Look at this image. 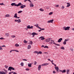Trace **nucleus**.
<instances>
[{"instance_id":"nucleus-15","label":"nucleus","mask_w":74,"mask_h":74,"mask_svg":"<svg viewBox=\"0 0 74 74\" xmlns=\"http://www.w3.org/2000/svg\"><path fill=\"white\" fill-rule=\"evenodd\" d=\"M63 40V39L62 38H60V39H59L58 41V42H60L61 41H62V40Z\"/></svg>"},{"instance_id":"nucleus-31","label":"nucleus","mask_w":74,"mask_h":74,"mask_svg":"<svg viewBox=\"0 0 74 74\" xmlns=\"http://www.w3.org/2000/svg\"><path fill=\"white\" fill-rule=\"evenodd\" d=\"M27 42L28 41L26 40H24L23 41V42L25 43H27Z\"/></svg>"},{"instance_id":"nucleus-51","label":"nucleus","mask_w":74,"mask_h":74,"mask_svg":"<svg viewBox=\"0 0 74 74\" xmlns=\"http://www.w3.org/2000/svg\"><path fill=\"white\" fill-rule=\"evenodd\" d=\"M34 65H36L37 64V62L36 61L34 62Z\"/></svg>"},{"instance_id":"nucleus-64","label":"nucleus","mask_w":74,"mask_h":74,"mask_svg":"<svg viewBox=\"0 0 74 74\" xmlns=\"http://www.w3.org/2000/svg\"><path fill=\"white\" fill-rule=\"evenodd\" d=\"M72 30H73V31H74V28L72 29Z\"/></svg>"},{"instance_id":"nucleus-59","label":"nucleus","mask_w":74,"mask_h":74,"mask_svg":"<svg viewBox=\"0 0 74 74\" xmlns=\"http://www.w3.org/2000/svg\"><path fill=\"white\" fill-rule=\"evenodd\" d=\"M27 1H29L30 3H32V1H30V0H27Z\"/></svg>"},{"instance_id":"nucleus-32","label":"nucleus","mask_w":74,"mask_h":74,"mask_svg":"<svg viewBox=\"0 0 74 74\" xmlns=\"http://www.w3.org/2000/svg\"><path fill=\"white\" fill-rule=\"evenodd\" d=\"M60 49H63V50H64V47H61Z\"/></svg>"},{"instance_id":"nucleus-9","label":"nucleus","mask_w":74,"mask_h":74,"mask_svg":"<svg viewBox=\"0 0 74 74\" xmlns=\"http://www.w3.org/2000/svg\"><path fill=\"white\" fill-rule=\"evenodd\" d=\"M5 36L7 37H8L10 36V34L9 33H5Z\"/></svg>"},{"instance_id":"nucleus-63","label":"nucleus","mask_w":74,"mask_h":74,"mask_svg":"<svg viewBox=\"0 0 74 74\" xmlns=\"http://www.w3.org/2000/svg\"><path fill=\"white\" fill-rule=\"evenodd\" d=\"M48 60L49 61H51V60L49 59H48Z\"/></svg>"},{"instance_id":"nucleus-61","label":"nucleus","mask_w":74,"mask_h":74,"mask_svg":"<svg viewBox=\"0 0 74 74\" xmlns=\"http://www.w3.org/2000/svg\"><path fill=\"white\" fill-rule=\"evenodd\" d=\"M41 47H44V48L45 47H44V45H42L41 46Z\"/></svg>"},{"instance_id":"nucleus-37","label":"nucleus","mask_w":74,"mask_h":74,"mask_svg":"<svg viewBox=\"0 0 74 74\" xmlns=\"http://www.w3.org/2000/svg\"><path fill=\"white\" fill-rule=\"evenodd\" d=\"M40 29V30H45V29L44 28H41L40 27L39 28Z\"/></svg>"},{"instance_id":"nucleus-20","label":"nucleus","mask_w":74,"mask_h":74,"mask_svg":"<svg viewBox=\"0 0 74 74\" xmlns=\"http://www.w3.org/2000/svg\"><path fill=\"white\" fill-rule=\"evenodd\" d=\"M53 44H54V45H56L57 46H60V44H57L56 43L54 42H53Z\"/></svg>"},{"instance_id":"nucleus-38","label":"nucleus","mask_w":74,"mask_h":74,"mask_svg":"<svg viewBox=\"0 0 74 74\" xmlns=\"http://www.w3.org/2000/svg\"><path fill=\"white\" fill-rule=\"evenodd\" d=\"M21 66H23V63L21 62Z\"/></svg>"},{"instance_id":"nucleus-28","label":"nucleus","mask_w":74,"mask_h":74,"mask_svg":"<svg viewBox=\"0 0 74 74\" xmlns=\"http://www.w3.org/2000/svg\"><path fill=\"white\" fill-rule=\"evenodd\" d=\"M70 71V70H69V69H67L66 70V73L67 74H69V72Z\"/></svg>"},{"instance_id":"nucleus-54","label":"nucleus","mask_w":74,"mask_h":74,"mask_svg":"<svg viewBox=\"0 0 74 74\" xmlns=\"http://www.w3.org/2000/svg\"><path fill=\"white\" fill-rule=\"evenodd\" d=\"M23 60L24 61H27V60H26L25 59H23Z\"/></svg>"},{"instance_id":"nucleus-10","label":"nucleus","mask_w":74,"mask_h":74,"mask_svg":"<svg viewBox=\"0 0 74 74\" xmlns=\"http://www.w3.org/2000/svg\"><path fill=\"white\" fill-rule=\"evenodd\" d=\"M51 39L50 38H48L46 40V42H48L49 41H51Z\"/></svg>"},{"instance_id":"nucleus-8","label":"nucleus","mask_w":74,"mask_h":74,"mask_svg":"<svg viewBox=\"0 0 74 74\" xmlns=\"http://www.w3.org/2000/svg\"><path fill=\"white\" fill-rule=\"evenodd\" d=\"M22 5V6H21L19 8H21V9L24 8V7H26V5H23V4H22V5Z\"/></svg>"},{"instance_id":"nucleus-62","label":"nucleus","mask_w":74,"mask_h":74,"mask_svg":"<svg viewBox=\"0 0 74 74\" xmlns=\"http://www.w3.org/2000/svg\"><path fill=\"white\" fill-rule=\"evenodd\" d=\"M13 74H17V73H16L15 72L13 73Z\"/></svg>"},{"instance_id":"nucleus-1","label":"nucleus","mask_w":74,"mask_h":74,"mask_svg":"<svg viewBox=\"0 0 74 74\" xmlns=\"http://www.w3.org/2000/svg\"><path fill=\"white\" fill-rule=\"evenodd\" d=\"M22 3H20L18 4H16L15 3H12L11 4V5H12V6H14H14H16V7H19V6H20V5H22V4H21Z\"/></svg>"},{"instance_id":"nucleus-57","label":"nucleus","mask_w":74,"mask_h":74,"mask_svg":"<svg viewBox=\"0 0 74 74\" xmlns=\"http://www.w3.org/2000/svg\"><path fill=\"white\" fill-rule=\"evenodd\" d=\"M70 50H71V51H73V49H71V48L70 49Z\"/></svg>"},{"instance_id":"nucleus-52","label":"nucleus","mask_w":74,"mask_h":74,"mask_svg":"<svg viewBox=\"0 0 74 74\" xmlns=\"http://www.w3.org/2000/svg\"><path fill=\"white\" fill-rule=\"evenodd\" d=\"M12 51H14V50H10V53H11V52H12Z\"/></svg>"},{"instance_id":"nucleus-25","label":"nucleus","mask_w":74,"mask_h":74,"mask_svg":"<svg viewBox=\"0 0 74 74\" xmlns=\"http://www.w3.org/2000/svg\"><path fill=\"white\" fill-rule=\"evenodd\" d=\"M17 16H17V14H16V13L14 15V18H17Z\"/></svg>"},{"instance_id":"nucleus-33","label":"nucleus","mask_w":74,"mask_h":74,"mask_svg":"<svg viewBox=\"0 0 74 74\" xmlns=\"http://www.w3.org/2000/svg\"><path fill=\"white\" fill-rule=\"evenodd\" d=\"M29 44L32 45L33 44V42L32 41H30V42L29 43Z\"/></svg>"},{"instance_id":"nucleus-21","label":"nucleus","mask_w":74,"mask_h":74,"mask_svg":"<svg viewBox=\"0 0 74 74\" xmlns=\"http://www.w3.org/2000/svg\"><path fill=\"white\" fill-rule=\"evenodd\" d=\"M15 46L16 47H19V45L18 44V43H16L15 44Z\"/></svg>"},{"instance_id":"nucleus-22","label":"nucleus","mask_w":74,"mask_h":74,"mask_svg":"<svg viewBox=\"0 0 74 74\" xmlns=\"http://www.w3.org/2000/svg\"><path fill=\"white\" fill-rule=\"evenodd\" d=\"M35 26H36V27H38V28L39 29H40V27L38 26V24H37L35 25Z\"/></svg>"},{"instance_id":"nucleus-39","label":"nucleus","mask_w":74,"mask_h":74,"mask_svg":"<svg viewBox=\"0 0 74 74\" xmlns=\"http://www.w3.org/2000/svg\"><path fill=\"white\" fill-rule=\"evenodd\" d=\"M52 14H53V12H51L49 14V15H51Z\"/></svg>"},{"instance_id":"nucleus-46","label":"nucleus","mask_w":74,"mask_h":74,"mask_svg":"<svg viewBox=\"0 0 74 74\" xmlns=\"http://www.w3.org/2000/svg\"><path fill=\"white\" fill-rule=\"evenodd\" d=\"M59 5H55V6L56 7H59Z\"/></svg>"},{"instance_id":"nucleus-42","label":"nucleus","mask_w":74,"mask_h":74,"mask_svg":"<svg viewBox=\"0 0 74 74\" xmlns=\"http://www.w3.org/2000/svg\"><path fill=\"white\" fill-rule=\"evenodd\" d=\"M8 66H7V65H5V68H6V69H8Z\"/></svg>"},{"instance_id":"nucleus-5","label":"nucleus","mask_w":74,"mask_h":74,"mask_svg":"<svg viewBox=\"0 0 74 74\" xmlns=\"http://www.w3.org/2000/svg\"><path fill=\"white\" fill-rule=\"evenodd\" d=\"M38 35V34H37L36 32H33L32 33V35H33L32 36L33 37H34L35 35Z\"/></svg>"},{"instance_id":"nucleus-44","label":"nucleus","mask_w":74,"mask_h":74,"mask_svg":"<svg viewBox=\"0 0 74 74\" xmlns=\"http://www.w3.org/2000/svg\"><path fill=\"white\" fill-rule=\"evenodd\" d=\"M14 51H15V52H19V51L17 50H14Z\"/></svg>"},{"instance_id":"nucleus-17","label":"nucleus","mask_w":74,"mask_h":74,"mask_svg":"<svg viewBox=\"0 0 74 74\" xmlns=\"http://www.w3.org/2000/svg\"><path fill=\"white\" fill-rule=\"evenodd\" d=\"M40 38H41V40H45V38L44 37H42V36H41L39 38V39H40Z\"/></svg>"},{"instance_id":"nucleus-29","label":"nucleus","mask_w":74,"mask_h":74,"mask_svg":"<svg viewBox=\"0 0 74 74\" xmlns=\"http://www.w3.org/2000/svg\"><path fill=\"white\" fill-rule=\"evenodd\" d=\"M34 53H37V55H38V52L37 51H34Z\"/></svg>"},{"instance_id":"nucleus-27","label":"nucleus","mask_w":74,"mask_h":74,"mask_svg":"<svg viewBox=\"0 0 74 74\" xmlns=\"http://www.w3.org/2000/svg\"><path fill=\"white\" fill-rule=\"evenodd\" d=\"M18 23H21V19H18Z\"/></svg>"},{"instance_id":"nucleus-35","label":"nucleus","mask_w":74,"mask_h":74,"mask_svg":"<svg viewBox=\"0 0 74 74\" xmlns=\"http://www.w3.org/2000/svg\"><path fill=\"white\" fill-rule=\"evenodd\" d=\"M22 12V11L20 10L18 12V14H20V13Z\"/></svg>"},{"instance_id":"nucleus-4","label":"nucleus","mask_w":74,"mask_h":74,"mask_svg":"<svg viewBox=\"0 0 74 74\" xmlns=\"http://www.w3.org/2000/svg\"><path fill=\"white\" fill-rule=\"evenodd\" d=\"M27 28L26 30H27V29H33V26H32L30 27V25H28L27 26Z\"/></svg>"},{"instance_id":"nucleus-2","label":"nucleus","mask_w":74,"mask_h":74,"mask_svg":"<svg viewBox=\"0 0 74 74\" xmlns=\"http://www.w3.org/2000/svg\"><path fill=\"white\" fill-rule=\"evenodd\" d=\"M11 70H15V69H14L13 67H12L11 66H10L9 67L8 69V71H11Z\"/></svg>"},{"instance_id":"nucleus-23","label":"nucleus","mask_w":74,"mask_h":74,"mask_svg":"<svg viewBox=\"0 0 74 74\" xmlns=\"http://www.w3.org/2000/svg\"><path fill=\"white\" fill-rule=\"evenodd\" d=\"M27 48L28 49H30V48H31V45H29L27 47Z\"/></svg>"},{"instance_id":"nucleus-7","label":"nucleus","mask_w":74,"mask_h":74,"mask_svg":"<svg viewBox=\"0 0 74 74\" xmlns=\"http://www.w3.org/2000/svg\"><path fill=\"white\" fill-rule=\"evenodd\" d=\"M49 63H45V64H42L41 66H47V65H48Z\"/></svg>"},{"instance_id":"nucleus-34","label":"nucleus","mask_w":74,"mask_h":74,"mask_svg":"<svg viewBox=\"0 0 74 74\" xmlns=\"http://www.w3.org/2000/svg\"><path fill=\"white\" fill-rule=\"evenodd\" d=\"M42 53V52L40 51L38 52V55L39 54H41Z\"/></svg>"},{"instance_id":"nucleus-47","label":"nucleus","mask_w":74,"mask_h":74,"mask_svg":"<svg viewBox=\"0 0 74 74\" xmlns=\"http://www.w3.org/2000/svg\"><path fill=\"white\" fill-rule=\"evenodd\" d=\"M66 27H63V30H66Z\"/></svg>"},{"instance_id":"nucleus-14","label":"nucleus","mask_w":74,"mask_h":74,"mask_svg":"<svg viewBox=\"0 0 74 74\" xmlns=\"http://www.w3.org/2000/svg\"><path fill=\"white\" fill-rule=\"evenodd\" d=\"M55 69L57 71H59V67L58 66L55 67Z\"/></svg>"},{"instance_id":"nucleus-50","label":"nucleus","mask_w":74,"mask_h":74,"mask_svg":"<svg viewBox=\"0 0 74 74\" xmlns=\"http://www.w3.org/2000/svg\"><path fill=\"white\" fill-rule=\"evenodd\" d=\"M4 38H3V37L0 38V40H4Z\"/></svg>"},{"instance_id":"nucleus-30","label":"nucleus","mask_w":74,"mask_h":74,"mask_svg":"<svg viewBox=\"0 0 74 74\" xmlns=\"http://www.w3.org/2000/svg\"><path fill=\"white\" fill-rule=\"evenodd\" d=\"M11 37L12 38H15L16 37V36L15 35H12Z\"/></svg>"},{"instance_id":"nucleus-45","label":"nucleus","mask_w":74,"mask_h":74,"mask_svg":"<svg viewBox=\"0 0 74 74\" xmlns=\"http://www.w3.org/2000/svg\"><path fill=\"white\" fill-rule=\"evenodd\" d=\"M25 70L27 71H29V70H30V69L29 68H27L25 69Z\"/></svg>"},{"instance_id":"nucleus-43","label":"nucleus","mask_w":74,"mask_h":74,"mask_svg":"<svg viewBox=\"0 0 74 74\" xmlns=\"http://www.w3.org/2000/svg\"><path fill=\"white\" fill-rule=\"evenodd\" d=\"M64 6H62L61 7V9H62V10L64 9Z\"/></svg>"},{"instance_id":"nucleus-19","label":"nucleus","mask_w":74,"mask_h":74,"mask_svg":"<svg viewBox=\"0 0 74 74\" xmlns=\"http://www.w3.org/2000/svg\"><path fill=\"white\" fill-rule=\"evenodd\" d=\"M6 74V73L4 72L3 71H2V72L0 71V74Z\"/></svg>"},{"instance_id":"nucleus-18","label":"nucleus","mask_w":74,"mask_h":74,"mask_svg":"<svg viewBox=\"0 0 74 74\" xmlns=\"http://www.w3.org/2000/svg\"><path fill=\"white\" fill-rule=\"evenodd\" d=\"M67 5L66 6V7H69L71 5H70V4L69 3H67Z\"/></svg>"},{"instance_id":"nucleus-60","label":"nucleus","mask_w":74,"mask_h":74,"mask_svg":"<svg viewBox=\"0 0 74 74\" xmlns=\"http://www.w3.org/2000/svg\"><path fill=\"white\" fill-rule=\"evenodd\" d=\"M47 9H49V7H47V8H46Z\"/></svg>"},{"instance_id":"nucleus-3","label":"nucleus","mask_w":74,"mask_h":74,"mask_svg":"<svg viewBox=\"0 0 74 74\" xmlns=\"http://www.w3.org/2000/svg\"><path fill=\"white\" fill-rule=\"evenodd\" d=\"M69 40V39L68 38L66 39H65L63 42V44L64 45H66V41H68Z\"/></svg>"},{"instance_id":"nucleus-55","label":"nucleus","mask_w":74,"mask_h":74,"mask_svg":"<svg viewBox=\"0 0 74 74\" xmlns=\"http://www.w3.org/2000/svg\"><path fill=\"white\" fill-rule=\"evenodd\" d=\"M53 74H55V73H56V72H55V71H53Z\"/></svg>"},{"instance_id":"nucleus-48","label":"nucleus","mask_w":74,"mask_h":74,"mask_svg":"<svg viewBox=\"0 0 74 74\" xmlns=\"http://www.w3.org/2000/svg\"><path fill=\"white\" fill-rule=\"evenodd\" d=\"M44 48H48V47L47 46H45Z\"/></svg>"},{"instance_id":"nucleus-26","label":"nucleus","mask_w":74,"mask_h":74,"mask_svg":"<svg viewBox=\"0 0 74 74\" xmlns=\"http://www.w3.org/2000/svg\"><path fill=\"white\" fill-rule=\"evenodd\" d=\"M5 17H10V14H6L5 15Z\"/></svg>"},{"instance_id":"nucleus-53","label":"nucleus","mask_w":74,"mask_h":74,"mask_svg":"<svg viewBox=\"0 0 74 74\" xmlns=\"http://www.w3.org/2000/svg\"><path fill=\"white\" fill-rule=\"evenodd\" d=\"M3 70L5 71V72H7V70H5V69H3Z\"/></svg>"},{"instance_id":"nucleus-16","label":"nucleus","mask_w":74,"mask_h":74,"mask_svg":"<svg viewBox=\"0 0 74 74\" xmlns=\"http://www.w3.org/2000/svg\"><path fill=\"white\" fill-rule=\"evenodd\" d=\"M30 7H34V5L32 3H31L29 4Z\"/></svg>"},{"instance_id":"nucleus-41","label":"nucleus","mask_w":74,"mask_h":74,"mask_svg":"<svg viewBox=\"0 0 74 74\" xmlns=\"http://www.w3.org/2000/svg\"><path fill=\"white\" fill-rule=\"evenodd\" d=\"M0 51H2V50H3V48L1 47V46H0Z\"/></svg>"},{"instance_id":"nucleus-56","label":"nucleus","mask_w":74,"mask_h":74,"mask_svg":"<svg viewBox=\"0 0 74 74\" xmlns=\"http://www.w3.org/2000/svg\"><path fill=\"white\" fill-rule=\"evenodd\" d=\"M1 47H5V45H3Z\"/></svg>"},{"instance_id":"nucleus-40","label":"nucleus","mask_w":74,"mask_h":74,"mask_svg":"<svg viewBox=\"0 0 74 74\" xmlns=\"http://www.w3.org/2000/svg\"><path fill=\"white\" fill-rule=\"evenodd\" d=\"M0 5H4V3H0Z\"/></svg>"},{"instance_id":"nucleus-13","label":"nucleus","mask_w":74,"mask_h":74,"mask_svg":"<svg viewBox=\"0 0 74 74\" xmlns=\"http://www.w3.org/2000/svg\"><path fill=\"white\" fill-rule=\"evenodd\" d=\"M70 27H66V30H69Z\"/></svg>"},{"instance_id":"nucleus-24","label":"nucleus","mask_w":74,"mask_h":74,"mask_svg":"<svg viewBox=\"0 0 74 74\" xmlns=\"http://www.w3.org/2000/svg\"><path fill=\"white\" fill-rule=\"evenodd\" d=\"M32 64H30V63H28V67H32Z\"/></svg>"},{"instance_id":"nucleus-58","label":"nucleus","mask_w":74,"mask_h":74,"mask_svg":"<svg viewBox=\"0 0 74 74\" xmlns=\"http://www.w3.org/2000/svg\"><path fill=\"white\" fill-rule=\"evenodd\" d=\"M14 22H18V20H16V19L15 20Z\"/></svg>"},{"instance_id":"nucleus-49","label":"nucleus","mask_w":74,"mask_h":74,"mask_svg":"<svg viewBox=\"0 0 74 74\" xmlns=\"http://www.w3.org/2000/svg\"><path fill=\"white\" fill-rule=\"evenodd\" d=\"M53 43V42H49V44H52Z\"/></svg>"},{"instance_id":"nucleus-6","label":"nucleus","mask_w":74,"mask_h":74,"mask_svg":"<svg viewBox=\"0 0 74 74\" xmlns=\"http://www.w3.org/2000/svg\"><path fill=\"white\" fill-rule=\"evenodd\" d=\"M53 19H52V20H51L50 21H47V23H53Z\"/></svg>"},{"instance_id":"nucleus-36","label":"nucleus","mask_w":74,"mask_h":74,"mask_svg":"<svg viewBox=\"0 0 74 74\" xmlns=\"http://www.w3.org/2000/svg\"><path fill=\"white\" fill-rule=\"evenodd\" d=\"M39 10H40V11H44V9H42L41 8Z\"/></svg>"},{"instance_id":"nucleus-11","label":"nucleus","mask_w":74,"mask_h":74,"mask_svg":"<svg viewBox=\"0 0 74 74\" xmlns=\"http://www.w3.org/2000/svg\"><path fill=\"white\" fill-rule=\"evenodd\" d=\"M41 65H39L38 67V70L39 71H40L41 70Z\"/></svg>"},{"instance_id":"nucleus-12","label":"nucleus","mask_w":74,"mask_h":74,"mask_svg":"<svg viewBox=\"0 0 74 74\" xmlns=\"http://www.w3.org/2000/svg\"><path fill=\"white\" fill-rule=\"evenodd\" d=\"M59 71H60V72H62L63 73H66V70L64 69L62 71V70H60Z\"/></svg>"}]
</instances>
